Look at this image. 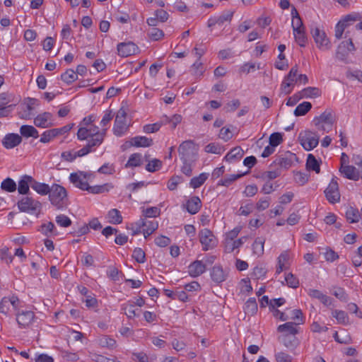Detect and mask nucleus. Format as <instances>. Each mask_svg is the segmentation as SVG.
<instances>
[{
	"label": "nucleus",
	"instance_id": "nucleus-1",
	"mask_svg": "<svg viewBox=\"0 0 362 362\" xmlns=\"http://www.w3.org/2000/svg\"><path fill=\"white\" fill-rule=\"evenodd\" d=\"M48 194L51 204L57 209H62L68 205L67 192L62 185L53 184Z\"/></svg>",
	"mask_w": 362,
	"mask_h": 362
},
{
	"label": "nucleus",
	"instance_id": "nucleus-2",
	"mask_svg": "<svg viewBox=\"0 0 362 362\" xmlns=\"http://www.w3.org/2000/svg\"><path fill=\"white\" fill-rule=\"evenodd\" d=\"M107 128H103L101 130L95 124L89 127H79L77 132L78 139L83 141L88 138H91L89 141L99 140V146L103 143L106 135Z\"/></svg>",
	"mask_w": 362,
	"mask_h": 362
},
{
	"label": "nucleus",
	"instance_id": "nucleus-3",
	"mask_svg": "<svg viewBox=\"0 0 362 362\" xmlns=\"http://www.w3.org/2000/svg\"><path fill=\"white\" fill-rule=\"evenodd\" d=\"M18 207L22 212L35 214L37 216L42 210V204L31 197L25 196L18 202Z\"/></svg>",
	"mask_w": 362,
	"mask_h": 362
},
{
	"label": "nucleus",
	"instance_id": "nucleus-4",
	"mask_svg": "<svg viewBox=\"0 0 362 362\" xmlns=\"http://www.w3.org/2000/svg\"><path fill=\"white\" fill-rule=\"evenodd\" d=\"M178 153L181 160L196 161L197 150L192 140L183 141L178 148Z\"/></svg>",
	"mask_w": 362,
	"mask_h": 362
},
{
	"label": "nucleus",
	"instance_id": "nucleus-5",
	"mask_svg": "<svg viewBox=\"0 0 362 362\" xmlns=\"http://www.w3.org/2000/svg\"><path fill=\"white\" fill-rule=\"evenodd\" d=\"M298 141L306 151L315 148L319 143V136L310 131H303L299 134Z\"/></svg>",
	"mask_w": 362,
	"mask_h": 362
},
{
	"label": "nucleus",
	"instance_id": "nucleus-6",
	"mask_svg": "<svg viewBox=\"0 0 362 362\" xmlns=\"http://www.w3.org/2000/svg\"><path fill=\"white\" fill-rule=\"evenodd\" d=\"M334 120L335 119L333 111L332 110H326L320 116L315 117L313 122L314 124L317 127L319 130L326 131V128L324 124L327 125L328 127L331 129Z\"/></svg>",
	"mask_w": 362,
	"mask_h": 362
},
{
	"label": "nucleus",
	"instance_id": "nucleus-7",
	"mask_svg": "<svg viewBox=\"0 0 362 362\" xmlns=\"http://www.w3.org/2000/svg\"><path fill=\"white\" fill-rule=\"evenodd\" d=\"M296 161H298L296 155L291 151H286L277 155L273 161V164L280 168L288 169Z\"/></svg>",
	"mask_w": 362,
	"mask_h": 362
},
{
	"label": "nucleus",
	"instance_id": "nucleus-8",
	"mask_svg": "<svg viewBox=\"0 0 362 362\" xmlns=\"http://www.w3.org/2000/svg\"><path fill=\"white\" fill-rule=\"evenodd\" d=\"M199 238L204 251H207L216 246L217 240L213 233L208 228L201 230L199 233Z\"/></svg>",
	"mask_w": 362,
	"mask_h": 362
},
{
	"label": "nucleus",
	"instance_id": "nucleus-9",
	"mask_svg": "<svg viewBox=\"0 0 362 362\" xmlns=\"http://www.w3.org/2000/svg\"><path fill=\"white\" fill-rule=\"evenodd\" d=\"M325 194L327 201L331 204H335L340 202V193L337 177H332L329 185L325 190Z\"/></svg>",
	"mask_w": 362,
	"mask_h": 362
},
{
	"label": "nucleus",
	"instance_id": "nucleus-10",
	"mask_svg": "<svg viewBox=\"0 0 362 362\" xmlns=\"http://www.w3.org/2000/svg\"><path fill=\"white\" fill-rule=\"evenodd\" d=\"M356 50L355 46L351 38L348 40L341 42L337 47L336 52V57L341 60L344 61L349 53Z\"/></svg>",
	"mask_w": 362,
	"mask_h": 362
},
{
	"label": "nucleus",
	"instance_id": "nucleus-11",
	"mask_svg": "<svg viewBox=\"0 0 362 362\" xmlns=\"http://www.w3.org/2000/svg\"><path fill=\"white\" fill-rule=\"evenodd\" d=\"M312 35L315 43L320 49L323 50L329 49L331 45L329 39L324 31L320 30L318 28H315L312 30Z\"/></svg>",
	"mask_w": 362,
	"mask_h": 362
},
{
	"label": "nucleus",
	"instance_id": "nucleus-12",
	"mask_svg": "<svg viewBox=\"0 0 362 362\" xmlns=\"http://www.w3.org/2000/svg\"><path fill=\"white\" fill-rule=\"evenodd\" d=\"M69 180L76 187L81 190H88L89 185L87 182L86 174L83 171L71 173Z\"/></svg>",
	"mask_w": 362,
	"mask_h": 362
},
{
	"label": "nucleus",
	"instance_id": "nucleus-13",
	"mask_svg": "<svg viewBox=\"0 0 362 362\" xmlns=\"http://www.w3.org/2000/svg\"><path fill=\"white\" fill-rule=\"evenodd\" d=\"M20 300L16 296L11 297H4L0 302V313L4 315H7L10 310V307L16 310L18 308Z\"/></svg>",
	"mask_w": 362,
	"mask_h": 362
},
{
	"label": "nucleus",
	"instance_id": "nucleus-14",
	"mask_svg": "<svg viewBox=\"0 0 362 362\" xmlns=\"http://www.w3.org/2000/svg\"><path fill=\"white\" fill-rule=\"evenodd\" d=\"M35 313L30 310L18 312L16 314V321L21 328L28 327L33 322Z\"/></svg>",
	"mask_w": 362,
	"mask_h": 362
},
{
	"label": "nucleus",
	"instance_id": "nucleus-15",
	"mask_svg": "<svg viewBox=\"0 0 362 362\" xmlns=\"http://www.w3.org/2000/svg\"><path fill=\"white\" fill-rule=\"evenodd\" d=\"M138 50V47L134 42H120L117 45L118 54L122 57H127L134 54Z\"/></svg>",
	"mask_w": 362,
	"mask_h": 362
},
{
	"label": "nucleus",
	"instance_id": "nucleus-16",
	"mask_svg": "<svg viewBox=\"0 0 362 362\" xmlns=\"http://www.w3.org/2000/svg\"><path fill=\"white\" fill-rule=\"evenodd\" d=\"M339 170L341 173L349 180L357 181L360 177L362 178L359 170L353 165H344L342 164Z\"/></svg>",
	"mask_w": 362,
	"mask_h": 362
},
{
	"label": "nucleus",
	"instance_id": "nucleus-17",
	"mask_svg": "<svg viewBox=\"0 0 362 362\" xmlns=\"http://www.w3.org/2000/svg\"><path fill=\"white\" fill-rule=\"evenodd\" d=\"M22 141V137L18 134H7L2 140L3 146L7 148H13L18 146Z\"/></svg>",
	"mask_w": 362,
	"mask_h": 362
},
{
	"label": "nucleus",
	"instance_id": "nucleus-18",
	"mask_svg": "<svg viewBox=\"0 0 362 362\" xmlns=\"http://www.w3.org/2000/svg\"><path fill=\"white\" fill-rule=\"evenodd\" d=\"M210 275L213 281L221 284L226 280L228 273L223 270L221 265H215L211 269Z\"/></svg>",
	"mask_w": 362,
	"mask_h": 362
},
{
	"label": "nucleus",
	"instance_id": "nucleus-19",
	"mask_svg": "<svg viewBox=\"0 0 362 362\" xmlns=\"http://www.w3.org/2000/svg\"><path fill=\"white\" fill-rule=\"evenodd\" d=\"M206 266L202 261L195 260L188 267L189 274L192 277H197L206 272Z\"/></svg>",
	"mask_w": 362,
	"mask_h": 362
},
{
	"label": "nucleus",
	"instance_id": "nucleus-20",
	"mask_svg": "<svg viewBox=\"0 0 362 362\" xmlns=\"http://www.w3.org/2000/svg\"><path fill=\"white\" fill-rule=\"evenodd\" d=\"M184 207L190 214H196L202 207L201 199L197 196H193L187 201Z\"/></svg>",
	"mask_w": 362,
	"mask_h": 362
},
{
	"label": "nucleus",
	"instance_id": "nucleus-21",
	"mask_svg": "<svg viewBox=\"0 0 362 362\" xmlns=\"http://www.w3.org/2000/svg\"><path fill=\"white\" fill-rule=\"evenodd\" d=\"M52 117V114L47 112H45L42 114L38 115L34 119V124L37 127L47 128L52 127V124L49 122Z\"/></svg>",
	"mask_w": 362,
	"mask_h": 362
},
{
	"label": "nucleus",
	"instance_id": "nucleus-22",
	"mask_svg": "<svg viewBox=\"0 0 362 362\" xmlns=\"http://www.w3.org/2000/svg\"><path fill=\"white\" fill-rule=\"evenodd\" d=\"M279 340L291 351L294 350L299 344V341L294 334H282L279 337Z\"/></svg>",
	"mask_w": 362,
	"mask_h": 362
},
{
	"label": "nucleus",
	"instance_id": "nucleus-23",
	"mask_svg": "<svg viewBox=\"0 0 362 362\" xmlns=\"http://www.w3.org/2000/svg\"><path fill=\"white\" fill-rule=\"evenodd\" d=\"M308 295L313 298L318 299L323 305L326 306L330 305L333 301V299L331 297L322 293L317 289H310L308 291Z\"/></svg>",
	"mask_w": 362,
	"mask_h": 362
},
{
	"label": "nucleus",
	"instance_id": "nucleus-24",
	"mask_svg": "<svg viewBox=\"0 0 362 362\" xmlns=\"http://www.w3.org/2000/svg\"><path fill=\"white\" fill-rule=\"evenodd\" d=\"M33 178L29 175H24L18 182V192L21 194H28L30 192L29 187H31Z\"/></svg>",
	"mask_w": 362,
	"mask_h": 362
},
{
	"label": "nucleus",
	"instance_id": "nucleus-25",
	"mask_svg": "<svg viewBox=\"0 0 362 362\" xmlns=\"http://www.w3.org/2000/svg\"><path fill=\"white\" fill-rule=\"evenodd\" d=\"M153 144V139L143 136H137L131 139V144L136 147H149Z\"/></svg>",
	"mask_w": 362,
	"mask_h": 362
},
{
	"label": "nucleus",
	"instance_id": "nucleus-26",
	"mask_svg": "<svg viewBox=\"0 0 362 362\" xmlns=\"http://www.w3.org/2000/svg\"><path fill=\"white\" fill-rule=\"evenodd\" d=\"M99 146V140L88 141L87 144L79 151L75 152L76 157H81L91 152L94 148Z\"/></svg>",
	"mask_w": 362,
	"mask_h": 362
},
{
	"label": "nucleus",
	"instance_id": "nucleus-27",
	"mask_svg": "<svg viewBox=\"0 0 362 362\" xmlns=\"http://www.w3.org/2000/svg\"><path fill=\"white\" fill-rule=\"evenodd\" d=\"M31 188L40 195H47L50 192V188L47 184L42 183L33 179L31 182Z\"/></svg>",
	"mask_w": 362,
	"mask_h": 362
},
{
	"label": "nucleus",
	"instance_id": "nucleus-28",
	"mask_svg": "<svg viewBox=\"0 0 362 362\" xmlns=\"http://www.w3.org/2000/svg\"><path fill=\"white\" fill-rule=\"evenodd\" d=\"M128 127L126 124V119H121L119 118H115L113 132L117 136H122L124 132L127 131Z\"/></svg>",
	"mask_w": 362,
	"mask_h": 362
},
{
	"label": "nucleus",
	"instance_id": "nucleus-29",
	"mask_svg": "<svg viewBox=\"0 0 362 362\" xmlns=\"http://www.w3.org/2000/svg\"><path fill=\"white\" fill-rule=\"evenodd\" d=\"M296 324L292 322H286L283 325H280L277 327V331L279 332L284 333V334H294L296 335L298 333V329L296 327Z\"/></svg>",
	"mask_w": 362,
	"mask_h": 362
},
{
	"label": "nucleus",
	"instance_id": "nucleus-30",
	"mask_svg": "<svg viewBox=\"0 0 362 362\" xmlns=\"http://www.w3.org/2000/svg\"><path fill=\"white\" fill-rule=\"evenodd\" d=\"M20 133L22 136L29 138H37L39 136L37 130L30 125H22L20 127Z\"/></svg>",
	"mask_w": 362,
	"mask_h": 362
},
{
	"label": "nucleus",
	"instance_id": "nucleus-31",
	"mask_svg": "<svg viewBox=\"0 0 362 362\" xmlns=\"http://www.w3.org/2000/svg\"><path fill=\"white\" fill-rule=\"evenodd\" d=\"M246 237H242L236 240H226L225 250L228 252H232L235 249L239 248L244 243Z\"/></svg>",
	"mask_w": 362,
	"mask_h": 362
},
{
	"label": "nucleus",
	"instance_id": "nucleus-32",
	"mask_svg": "<svg viewBox=\"0 0 362 362\" xmlns=\"http://www.w3.org/2000/svg\"><path fill=\"white\" fill-rule=\"evenodd\" d=\"M121 309L124 311V313L129 319H133L138 316L136 311L139 310L134 308V304L132 303L131 301H128L127 303L122 304Z\"/></svg>",
	"mask_w": 362,
	"mask_h": 362
},
{
	"label": "nucleus",
	"instance_id": "nucleus-33",
	"mask_svg": "<svg viewBox=\"0 0 362 362\" xmlns=\"http://www.w3.org/2000/svg\"><path fill=\"white\" fill-rule=\"evenodd\" d=\"M257 303L255 298H250L245 303L244 310L246 315L252 316L257 312Z\"/></svg>",
	"mask_w": 362,
	"mask_h": 362
},
{
	"label": "nucleus",
	"instance_id": "nucleus-34",
	"mask_svg": "<svg viewBox=\"0 0 362 362\" xmlns=\"http://www.w3.org/2000/svg\"><path fill=\"white\" fill-rule=\"evenodd\" d=\"M265 239L262 237L257 238L252 244L253 253L257 256H261L264 252Z\"/></svg>",
	"mask_w": 362,
	"mask_h": 362
},
{
	"label": "nucleus",
	"instance_id": "nucleus-35",
	"mask_svg": "<svg viewBox=\"0 0 362 362\" xmlns=\"http://www.w3.org/2000/svg\"><path fill=\"white\" fill-rule=\"evenodd\" d=\"M209 177V173H202L199 176L194 177L191 179L189 185L194 189L201 187Z\"/></svg>",
	"mask_w": 362,
	"mask_h": 362
},
{
	"label": "nucleus",
	"instance_id": "nucleus-36",
	"mask_svg": "<svg viewBox=\"0 0 362 362\" xmlns=\"http://www.w3.org/2000/svg\"><path fill=\"white\" fill-rule=\"evenodd\" d=\"M306 168L308 170H313L316 173H319L320 172V163L313 154H308V156Z\"/></svg>",
	"mask_w": 362,
	"mask_h": 362
},
{
	"label": "nucleus",
	"instance_id": "nucleus-37",
	"mask_svg": "<svg viewBox=\"0 0 362 362\" xmlns=\"http://www.w3.org/2000/svg\"><path fill=\"white\" fill-rule=\"evenodd\" d=\"M141 154L139 153L132 154L127 163L125 164V168H134L139 167L142 165Z\"/></svg>",
	"mask_w": 362,
	"mask_h": 362
},
{
	"label": "nucleus",
	"instance_id": "nucleus-38",
	"mask_svg": "<svg viewBox=\"0 0 362 362\" xmlns=\"http://www.w3.org/2000/svg\"><path fill=\"white\" fill-rule=\"evenodd\" d=\"M332 316L336 318L339 324L346 325L349 323L348 315L343 310H334L332 312Z\"/></svg>",
	"mask_w": 362,
	"mask_h": 362
},
{
	"label": "nucleus",
	"instance_id": "nucleus-39",
	"mask_svg": "<svg viewBox=\"0 0 362 362\" xmlns=\"http://www.w3.org/2000/svg\"><path fill=\"white\" fill-rule=\"evenodd\" d=\"M243 155V151L240 147H235L231 149L225 156L227 161H233V160H239Z\"/></svg>",
	"mask_w": 362,
	"mask_h": 362
},
{
	"label": "nucleus",
	"instance_id": "nucleus-40",
	"mask_svg": "<svg viewBox=\"0 0 362 362\" xmlns=\"http://www.w3.org/2000/svg\"><path fill=\"white\" fill-rule=\"evenodd\" d=\"M302 98H317L321 95V90L318 88L308 87L300 92Z\"/></svg>",
	"mask_w": 362,
	"mask_h": 362
},
{
	"label": "nucleus",
	"instance_id": "nucleus-41",
	"mask_svg": "<svg viewBox=\"0 0 362 362\" xmlns=\"http://www.w3.org/2000/svg\"><path fill=\"white\" fill-rule=\"evenodd\" d=\"M346 217L350 223H357L359 221L361 214L357 209L350 206L346 211Z\"/></svg>",
	"mask_w": 362,
	"mask_h": 362
},
{
	"label": "nucleus",
	"instance_id": "nucleus-42",
	"mask_svg": "<svg viewBox=\"0 0 362 362\" xmlns=\"http://www.w3.org/2000/svg\"><path fill=\"white\" fill-rule=\"evenodd\" d=\"M293 35L296 42L300 47H305L306 45L308 38L305 34V28L293 31Z\"/></svg>",
	"mask_w": 362,
	"mask_h": 362
},
{
	"label": "nucleus",
	"instance_id": "nucleus-43",
	"mask_svg": "<svg viewBox=\"0 0 362 362\" xmlns=\"http://www.w3.org/2000/svg\"><path fill=\"white\" fill-rule=\"evenodd\" d=\"M312 108V104L310 102H303L299 104L294 110V115L296 117L303 116Z\"/></svg>",
	"mask_w": 362,
	"mask_h": 362
},
{
	"label": "nucleus",
	"instance_id": "nucleus-44",
	"mask_svg": "<svg viewBox=\"0 0 362 362\" xmlns=\"http://www.w3.org/2000/svg\"><path fill=\"white\" fill-rule=\"evenodd\" d=\"M109 222L112 224H119L122 222V216L117 209H112L108 212Z\"/></svg>",
	"mask_w": 362,
	"mask_h": 362
},
{
	"label": "nucleus",
	"instance_id": "nucleus-45",
	"mask_svg": "<svg viewBox=\"0 0 362 362\" xmlns=\"http://www.w3.org/2000/svg\"><path fill=\"white\" fill-rule=\"evenodd\" d=\"M77 78L78 76L73 69H68L61 75V79L68 85L77 80Z\"/></svg>",
	"mask_w": 362,
	"mask_h": 362
},
{
	"label": "nucleus",
	"instance_id": "nucleus-46",
	"mask_svg": "<svg viewBox=\"0 0 362 362\" xmlns=\"http://www.w3.org/2000/svg\"><path fill=\"white\" fill-rule=\"evenodd\" d=\"M1 188L2 190L8 192H13L16 190V184L10 177H7L3 180L1 184Z\"/></svg>",
	"mask_w": 362,
	"mask_h": 362
},
{
	"label": "nucleus",
	"instance_id": "nucleus-47",
	"mask_svg": "<svg viewBox=\"0 0 362 362\" xmlns=\"http://www.w3.org/2000/svg\"><path fill=\"white\" fill-rule=\"evenodd\" d=\"M98 342L100 346L108 349H113L116 346V341L107 335L102 336L98 339Z\"/></svg>",
	"mask_w": 362,
	"mask_h": 362
},
{
	"label": "nucleus",
	"instance_id": "nucleus-48",
	"mask_svg": "<svg viewBox=\"0 0 362 362\" xmlns=\"http://www.w3.org/2000/svg\"><path fill=\"white\" fill-rule=\"evenodd\" d=\"M362 19V16L358 13H351L345 16L341 21L344 23V24L348 27L351 25L353 23L361 21Z\"/></svg>",
	"mask_w": 362,
	"mask_h": 362
},
{
	"label": "nucleus",
	"instance_id": "nucleus-49",
	"mask_svg": "<svg viewBox=\"0 0 362 362\" xmlns=\"http://www.w3.org/2000/svg\"><path fill=\"white\" fill-rule=\"evenodd\" d=\"M160 209L156 206H151L142 209V216L146 218H155L160 215Z\"/></svg>",
	"mask_w": 362,
	"mask_h": 362
},
{
	"label": "nucleus",
	"instance_id": "nucleus-50",
	"mask_svg": "<svg viewBox=\"0 0 362 362\" xmlns=\"http://www.w3.org/2000/svg\"><path fill=\"white\" fill-rule=\"evenodd\" d=\"M112 187L109 184H104L102 185L88 186V192L93 194H101L109 191V188Z\"/></svg>",
	"mask_w": 362,
	"mask_h": 362
},
{
	"label": "nucleus",
	"instance_id": "nucleus-51",
	"mask_svg": "<svg viewBox=\"0 0 362 362\" xmlns=\"http://www.w3.org/2000/svg\"><path fill=\"white\" fill-rule=\"evenodd\" d=\"M242 176L240 174L227 175L218 182V185L228 187L232 182Z\"/></svg>",
	"mask_w": 362,
	"mask_h": 362
},
{
	"label": "nucleus",
	"instance_id": "nucleus-52",
	"mask_svg": "<svg viewBox=\"0 0 362 362\" xmlns=\"http://www.w3.org/2000/svg\"><path fill=\"white\" fill-rule=\"evenodd\" d=\"M234 11H227L223 12L221 16L216 17L218 25H223L226 22L230 23L233 18Z\"/></svg>",
	"mask_w": 362,
	"mask_h": 362
},
{
	"label": "nucleus",
	"instance_id": "nucleus-53",
	"mask_svg": "<svg viewBox=\"0 0 362 362\" xmlns=\"http://www.w3.org/2000/svg\"><path fill=\"white\" fill-rule=\"evenodd\" d=\"M205 151L209 153L221 154L223 151V147L216 143H210L205 146Z\"/></svg>",
	"mask_w": 362,
	"mask_h": 362
},
{
	"label": "nucleus",
	"instance_id": "nucleus-54",
	"mask_svg": "<svg viewBox=\"0 0 362 362\" xmlns=\"http://www.w3.org/2000/svg\"><path fill=\"white\" fill-rule=\"evenodd\" d=\"M14 101V95L8 92H4L0 94V107H7L10 103Z\"/></svg>",
	"mask_w": 362,
	"mask_h": 362
},
{
	"label": "nucleus",
	"instance_id": "nucleus-55",
	"mask_svg": "<svg viewBox=\"0 0 362 362\" xmlns=\"http://www.w3.org/2000/svg\"><path fill=\"white\" fill-rule=\"evenodd\" d=\"M145 222L146 223V225L144 226L146 228L143 229L144 235H151L158 227V223L157 221H147L145 218Z\"/></svg>",
	"mask_w": 362,
	"mask_h": 362
},
{
	"label": "nucleus",
	"instance_id": "nucleus-56",
	"mask_svg": "<svg viewBox=\"0 0 362 362\" xmlns=\"http://www.w3.org/2000/svg\"><path fill=\"white\" fill-rule=\"evenodd\" d=\"M55 230L56 228L52 222H48L41 226V232L47 236H49V234L57 235V233Z\"/></svg>",
	"mask_w": 362,
	"mask_h": 362
},
{
	"label": "nucleus",
	"instance_id": "nucleus-57",
	"mask_svg": "<svg viewBox=\"0 0 362 362\" xmlns=\"http://www.w3.org/2000/svg\"><path fill=\"white\" fill-rule=\"evenodd\" d=\"M162 166V162L156 158L149 161L146 165V170L148 172L153 173L158 170Z\"/></svg>",
	"mask_w": 362,
	"mask_h": 362
},
{
	"label": "nucleus",
	"instance_id": "nucleus-58",
	"mask_svg": "<svg viewBox=\"0 0 362 362\" xmlns=\"http://www.w3.org/2000/svg\"><path fill=\"white\" fill-rule=\"evenodd\" d=\"M182 165L181 167V171L185 175L189 177L192 174V167L194 165L195 161L182 160Z\"/></svg>",
	"mask_w": 362,
	"mask_h": 362
},
{
	"label": "nucleus",
	"instance_id": "nucleus-59",
	"mask_svg": "<svg viewBox=\"0 0 362 362\" xmlns=\"http://www.w3.org/2000/svg\"><path fill=\"white\" fill-rule=\"evenodd\" d=\"M332 294L341 301H346L348 300V295L346 294L344 288L341 287H333Z\"/></svg>",
	"mask_w": 362,
	"mask_h": 362
},
{
	"label": "nucleus",
	"instance_id": "nucleus-60",
	"mask_svg": "<svg viewBox=\"0 0 362 362\" xmlns=\"http://www.w3.org/2000/svg\"><path fill=\"white\" fill-rule=\"evenodd\" d=\"M132 257L138 262V263H144L146 261V255L144 251L140 248L136 247L134 250Z\"/></svg>",
	"mask_w": 362,
	"mask_h": 362
},
{
	"label": "nucleus",
	"instance_id": "nucleus-61",
	"mask_svg": "<svg viewBox=\"0 0 362 362\" xmlns=\"http://www.w3.org/2000/svg\"><path fill=\"white\" fill-rule=\"evenodd\" d=\"M56 223L61 227L67 228L71 225V219L64 214H60L56 217Z\"/></svg>",
	"mask_w": 362,
	"mask_h": 362
},
{
	"label": "nucleus",
	"instance_id": "nucleus-62",
	"mask_svg": "<svg viewBox=\"0 0 362 362\" xmlns=\"http://www.w3.org/2000/svg\"><path fill=\"white\" fill-rule=\"evenodd\" d=\"M149 37L155 41L160 40L163 36L164 33L162 30L157 28H152L148 33Z\"/></svg>",
	"mask_w": 362,
	"mask_h": 362
},
{
	"label": "nucleus",
	"instance_id": "nucleus-63",
	"mask_svg": "<svg viewBox=\"0 0 362 362\" xmlns=\"http://www.w3.org/2000/svg\"><path fill=\"white\" fill-rule=\"evenodd\" d=\"M283 141L282 134L279 132H274L269 136V145L276 147Z\"/></svg>",
	"mask_w": 362,
	"mask_h": 362
},
{
	"label": "nucleus",
	"instance_id": "nucleus-64",
	"mask_svg": "<svg viewBox=\"0 0 362 362\" xmlns=\"http://www.w3.org/2000/svg\"><path fill=\"white\" fill-rule=\"evenodd\" d=\"M275 358L276 362H293V357L283 351L276 353Z\"/></svg>",
	"mask_w": 362,
	"mask_h": 362
}]
</instances>
